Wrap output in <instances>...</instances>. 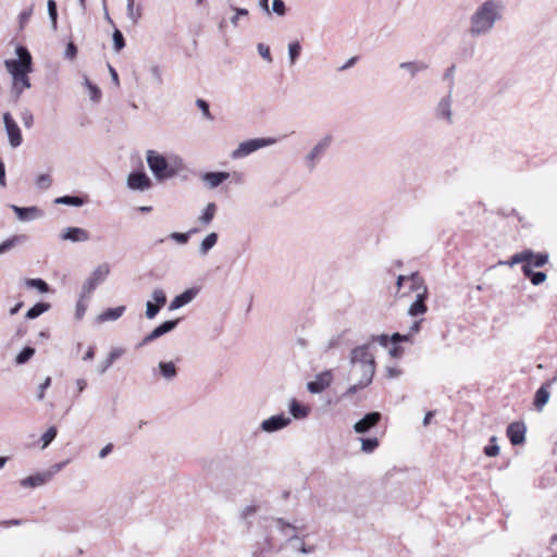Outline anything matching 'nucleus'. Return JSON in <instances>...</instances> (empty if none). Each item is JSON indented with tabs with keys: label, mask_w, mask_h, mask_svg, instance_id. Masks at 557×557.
<instances>
[{
	"label": "nucleus",
	"mask_w": 557,
	"mask_h": 557,
	"mask_svg": "<svg viewBox=\"0 0 557 557\" xmlns=\"http://www.w3.org/2000/svg\"><path fill=\"white\" fill-rule=\"evenodd\" d=\"M63 239H69L72 242H86L89 239L87 231L79 227H71L63 235Z\"/></svg>",
	"instance_id": "obj_24"
},
{
	"label": "nucleus",
	"mask_w": 557,
	"mask_h": 557,
	"mask_svg": "<svg viewBox=\"0 0 557 557\" xmlns=\"http://www.w3.org/2000/svg\"><path fill=\"white\" fill-rule=\"evenodd\" d=\"M230 176L226 172H209L206 173L203 180L210 185V187H216Z\"/></svg>",
	"instance_id": "obj_27"
},
{
	"label": "nucleus",
	"mask_w": 557,
	"mask_h": 557,
	"mask_svg": "<svg viewBox=\"0 0 557 557\" xmlns=\"http://www.w3.org/2000/svg\"><path fill=\"white\" fill-rule=\"evenodd\" d=\"M3 123L9 137L10 145L16 148L22 145V132L10 112L3 114Z\"/></svg>",
	"instance_id": "obj_9"
},
{
	"label": "nucleus",
	"mask_w": 557,
	"mask_h": 557,
	"mask_svg": "<svg viewBox=\"0 0 557 557\" xmlns=\"http://www.w3.org/2000/svg\"><path fill=\"white\" fill-rule=\"evenodd\" d=\"M273 11L278 15L285 14V3L283 0H273L272 3Z\"/></svg>",
	"instance_id": "obj_53"
},
{
	"label": "nucleus",
	"mask_w": 557,
	"mask_h": 557,
	"mask_svg": "<svg viewBox=\"0 0 557 557\" xmlns=\"http://www.w3.org/2000/svg\"><path fill=\"white\" fill-rule=\"evenodd\" d=\"M199 293V288L191 287L177 295L170 305V310H176L187 304H189Z\"/></svg>",
	"instance_id": "obj_18"
},
{
	"label": "nucleus",
	"mask_w": 557,
	"mask_h": 557,
	"mask_svg": "<svg viewBox=\"0 0 557 557\" xmlns=\"http://www.w3.org/2000/svg\"><path fill=\"white\" fill-rule=\"evenodd\" d=\"M356 381L355 384L349 386L347 391L344 393V397H348L354 395L357 391L367 387L368 385H361V379H354Z\"/></svg>",
	"instance_id": "obj_44"
},
{
	"label": "nucleus",
	"mask_w": 557,
	"mask_h": 557,
	"mask_svg": "<svg viewBox=\"0 0 557 557\" xmlns=\"http://www.w3.org/2000/svg\"><path fill=\"white\" fill-rule=\"evenodd\" d=\"M408 282L410 283L409 290L417 292V294H428L426 285L424 284L423 278L418 272H412L411 274H409Z\"/></svg>",
	"instance_id": "obj_22"
},
{
	"label": "nucleus",
	"mask_w": 557,
	"mask_h": 557,
	"mask_svg": "<svg viewBox=\"0 0 557 557\" xmlns=\"http://www.w3.org/2000/svg\"><path fill=\"white\" fill-rule=\"evenodd\" d=\"M484 454L487 457H496L499 454V446L497 445L496 436L491 437L490 445L484 447Z\"/></svg>",
	"instance_id": "obj_35"
},
{
	"label": "nucleus",
	"mask_w": 557,
	"mask_h": 557,
	"mask_svg": "<svg viewBox=\"0 0 557 557\" xmlns=\"http://www.w3.org/2000/svg\"><path fill=\"white\" fill-rule=\"evenodd\" d=\"M127 12H128L129 17L134 22H137L139 20V17L141 16V12H140L139 8L135 11V0H127Z\"/></svg>",
	"instance_id": "obj_39"
},
{
	"label": "nucleus",
	"mask_w": 557,
	"mask_h": 557,
	"mask_svg": "<svg viewBox=\"0 0 557 557\" xmlns=\"http://www.w3.org/2000/svg\"><path fill=\"white\" fill-rule=\"evenodd\" d=\"M28 74L29 73H24V76H12L14 87L20 89V91H22L23 89L29 88L30 84H29Z\"/></svg>",
	"instance_id": "obj_37"
},
{
	"label": "nucleus",
	"mask_w": 557,
	"mask_h": 557,
	"mask_svg": "<svg viewBox=\"0 0 557 557\" xmlns=\"http://www.w3.org/2000/svg\"><path fill=\"white\" fill-rule=\"evenodd\" d=\"M290 414L295 419H304L309 414V408L297 401L296 399H292L288 406Z\"/></svg>",
	"instance_id": "obj_26"
},
{
	"label": "nucleus",
	"mask_w": 557,
	"mask_h": 557,
	"mask_svg": "<svg viewBox=\"0 0 557 557\" xmlns=\"http://www.w3.org/2000/svg\"><path fill=\"white\" fill-rule=\"evenodd\" d=\"M548 385L543 384L535 393L534 397V406L537 410H542V408L548 403L549 400V392H548Z\"/></svg>",
	"instance_id": "obj_25"
},
{
	"label": "nucleus",
	"mask_w": 557,
	"mask_h": 557,
	"mask_svg": "<svg viewBox=\"0 0 557 557\" xmlns=\"http://www.w3.org/2000/svg\"><path fill=\"white\" fill-rule=\"evenodd\" d=\"M151 298L153 301L148 300L146 302L145 312L146 318L149 320L153 319L166 302V296L162 289H154L151 294Z\"/></svg>",
	"instance_id": "obj_10"
},
{
	"label": "nucleus",
	"mask_w": 557,
	"mask_h": 557,
	"mask_svg": "<svg viewBox=\"0 0 557 557\" xmlns=\"http://www.w3.org/2000/svg\"><path fill=\"white\" fill-rule=\"evenodd\" d=\"M36 184L41 189H47L51 186L52 180L48 174H41L37 177Z\"/></svg>",
	"instance_id": "obj_42"
},
{
	"label": "nucleus",
	"mask_w": 557,
	"mask_h": 557,
	"mask_svg": "<svg viewBox=\"0 0 557 557\" xmlns=\"http://www.w3.org/2000/svg\"><path fill=\"white\" fill-rule=\"evenodd\" d=\"M124 354H125V349L123 347H114L108 354L107 359H109L111 361V363H114Z\"/></svg>",
	"instance_id": "obj_43"
},
{
	"label": "nucleus",
	"mask_w": 557,
	"mask_h": 557,
	"mask_svg": "<svg viewBox=\"0 0 557 557\" xmlns=\"http://www.w3.org/2000/svg\"><path fill=\"white\" fill-rule=\"evenodd\" d=\"M57 203H63L69 206H82L84 203V200L81 197L77 196H63L55 200Z\"/></svg>",
	"instance_id": "obj_36"
},
{
	"label": "nucleus",
	"mask_w": 557,
	"mask_h": 557,
	"mask_svg": "<svg viewBox=\"0 0 557 557\" xmlns=\"http://www.w3.org/2000/svg\"><path fill=\"white\" fill-rule=\"evenodd\" d=\"M527 428L523 422H512L507 426V436L515 446L521 445L525 441Z\"/></svg>",
	"instance_id": "obj_15"
},
{
	"label": "nucleus",
	"mask_w": 557,
	"mask_h": 557,
	"mask_svg": "<svg viewBox=\"0 0 557 557\" xmlns=\"http://www.w3.org/2000/svg\"><path fill=\"white\" fill-rule=\"evenodd\" d=\"M89 299V297H82V293L79 294V299L76 304V308H75V318L77 320H81L84 315H85V312L87 310V300Z\"/></svg>",
	"instance_id": "obj_32"
},
{
	"label": "nucleus",
	"mask_w": 557,
	"mask_h": 557,
	"mask_svg": "<svg viewBox=\"0 0 557 557\" xmlns=\"http://www.w3.org/2000/svg\"><path fill=\"white\" fill-rule=\"evenodd\" d=\"M94 357H95V348L92 346H90L88 348V350L86 351V354L84 355L83 360L89 361V360H92Z\"/></svg>",
	"instance_id": "obj_64"
},
{
	"label": "nucleus",
	"mask_w": 557,
	"mask_h": 557,
	"mask_svg": "<svg viewBox=\"0 0 557 557\" xmlns=\"http://www.w3.org/2000/svg\"><path fill=\"white\" fill-rule=\"evenodd\" d=\"M259 510H260V506H258L256 504L246 505L238 510V513H237L238 521L244 525V528L247 532H249L250 529L252 528L253 519Z\"/></svg>",
	"instance_id": "obj_13"
},
{
	"label": "nucleus",
	"mask_w": 557,
	"mask_h": 557,
	"mask_svg": "<svg viewBox=\"0 0 557 557\" xmlns=\"http://www.w3.org/2000/svg\"><path fill=\"white\" fill-rule=\"evenodd\" d=\"M196 103L200 108V110L203 112L205 116L208 119H211L209 104L202 99H198Z\"/></svg>",
	"instance_id": "obj_55"
},
{
	"label": "nucleus",
	"mask_w": 557,
	"mask_h": 557,
	"mask_svg": "<svg viewBox=\"0 0 557 557\" xmlns=\"http://www.w3.org/2000/svg\"><path fill=\"white\" fill-rule=\"evenodd\" d=\"M300 45L298 42H292L289 45V57H290V61L292 63L295 62V60L298 58V55L300 54Z\"/></svg>",
	"instance_id": "obj_50"
},
{
	"label": "nucleus",
	"mask_w": 557,
	"mask_h": 557,
	"mask_svg": "<svg viewBox=\"0 0 557 557\" xmlns=\"http://www.w3.org/2000/svg\"><path fill=\"white\" fill-rule=\"evenodd\" d=\"M49 482V474L45 472H39L34 475H29L25 479H22L20 484L25 488H35L41 485H45Z\"/></svg>",
	"instance_id": "obj_19"
},
{
	"label": "nucleus",
	"mask_w": 557,
	"mask_h": 557,
	"mask_svg": "<svg viewBox=\"0 0 557 557\" xmlns=\"http://www.w3.org/2000/svg\"><path fill=\"white\" fill-rule=\"evenodd\" d=\"M274 143H275V139H273V138L250 139V140L242 143L238 146V148L233 151L232 157L235 159L243 158L262 147L272 145Z\"/></svg>",
	"instance_id": "obj_7"
},
{
	"label": "nucleus",
	"mask_w": 557,
	"mask_h": 557,
	"mask_svg": "<svg viewBox=\"0 0 557 557\" xmlns=\"http://www.w3.org/2000/svg\"><path fill=\"white\" fill-rule=\"evenodd\" d=\"M426 295L424 293H418L416 300L410 305L408 309V314L411 317H417L420 314H424L428 310L425 305Z\"/></svg>",
	"instance_id": "obj_20"
},
{
	"label": "nucleus",
	"mask_w": 557,
	"mask_h": 557,
	"mask_svg": "<svg viewBox=\"0 0 557 557\" xmlns=\"http://www.w3.org/2000/svg\"><path fill=\"white\" fill-rule=\"evenodd\" d=\"M22 524V520L20 519H10V520H4L1 522V525L3 527H12V525H20Z\"/></svg>",
	"instance_id": "obj_62"
},
{
	"label": "nucleus",
	"mask_w": 557,
	"mask_h": 557,
	"mask_svg": "<svg viewBox=\"0 0 557 557\" xmlns=\"http://www.w3.org/2000/svg\"><path fill=\"white\" fill-rule=\"evenodd\" d=\"M377 342L381 346L386 347L388 343L391 342V337L386 334L381 335H372L371 336V344Z\"/></svg>",
	"instance_id": "obj_48"
},
{
	"label": "nucleus",
	"mask_w": 557,
	"mask_h": 557,
	"mask_svg": "<svg viewBox=\"0 0 557 557\" xmlns=\"http://www.w3.org/2000/svg\"><path fill=\"white\" fill-rule=\"evenodd\" d=\"M194 232H196V230H190V231H188L186 233H173L171 235V238L175 239V240H177L180 243H186L189 239L190 234L194 233Z\"/></svg>",
	"instance_id": "obj_51"
},
{
	"label": "nucleus",
	"mask_w": 557,
	"mask_h": 557,
	"mask_svg": "<svg viewBox=\"0 0 557 557\" xmlns=\"http://www.w3.org/2000/svg\"><path fill=\"white\" fill-rule=\"evenodd\" d=\"M50 384H51V377L47 376L45 379V381L38 386V392H37V399L38 400H42L44 399L45 392L50 386Z\"/></svg>",
	"instance_id": "obj_45"
},
{
	"label": "nucleus",
	"mask_w": 557,
	"mask_h": 557,
	"mask_svg": "<svg viewBox=\"0 0 557 557\" xmlns=\"http://www.w3.org/2000/svg\"><path fill=\"white\" fill-rule=\"evenodd\" d=\"M332 380V372L330 370L324 371L317 374L314 380L307 383V389L312 394H319L331 385Z\"/></svg>",
	"instance_id": "obj_12"
},
{
	"label": "nucleus",
	"mask_w": 557,
	"mask_h": 557,
	"mask_svg": "<svg viewBox=\"0 0 557 557\" xmlns=\"http://www.w3.org/2000/svg\"><path fill=\"white\" fill-rule=\"evenodd\" d=\"M347 331H343L338 334L333 335L326 343L324 350L330 351L332 349L338 348L343 345L344 337L346 335Z\"/></svg>",
	"instance_id": "obj_30"
},
{
	"label": "nucleus",
	"mask_w": 557,
	"mask_h": 557,
	"mask_svg": "<svg viewBox=\"0 0 557 557\" xmlns=\"http://www.w3.org/2000/svg\"><path fill=\"white\" fill-rule=\"evenodd\" d=\"M218 240V235L215 233L209 234L201 244H215Z\"/></svg>",
	"instance_id": "obj_63"
},
{
	"label": "nucleus",
	"mask_w": 557,
	"mask_h": 557,
	"mask_svg": "<svg viewBox=\"0 0 557 557\" xmlns=\"http://www.w3.org/2000/svg\"><path fill=\"white\" fill-rule=\"evenodd\" d=\"M549 255L547 252H534L525 249L513 255L508 261L499 262V264H508L510 267L521 264V270L525 277L535 286L544 283L547 278L542 271H533V268H542L548 262Z\"/></svg>",
	"instance_id": "obj_1"
},
{
	"label": "nucleus",
	"mask_w": 557,
	"mask_h": 557,
	"mask_svg": "<svg viewBox=\"0 0 557 557\" xmlns=\"http://www.w3.org/2000/svg\"><path fill=\"white\" fill-rule=\"evenodd\" d=\"M113 449V445L111 443L107 444L101 450L99 451V458L104 459Z\"/></svg>",
	"instance_id": "obj_59"
},
{
	"label": "nucleus",
	"mask_w": 557,
	"mask_h": 557,
	"mask_svg": "<svg viewBox=\"0 0 557 557\" xmlns=\"http://www.w3.org/2000/svg\"><path fill=\"white\" fill-rule=\"evenodd\" d=\"M35 355V349L30 346L24 347L15 357L16 364L26 363Z\"/></svg>",
	"instance_id": "obj_31"
},
{
	"label": "nucleus",
	"mask_w": 557,
	"mask_h": 557,
	"mask_svg": "<svg viewBox=\"0 0 557 557\" xmlns=\"http://www.w3.org/2000/svg\"><path fill=\"white\" fill-rule=\"evenodd\" d=\"M158 369L161 376L166 381H172L177 375V369L173 361H160Z\"/></svg>",
	"instance_id": "obj_21"
},
{
	"label": "nucleus",
	"mask_w": 557,
	"mask_h": 557,
	"mask_svg": "<svg viewBox=\"0 0 557 557\" xmlns=\"http://www.w3.org/2000/svg\"><path fill=\"white\" fill-rule=\"evenodd\" d=\"M66 463L67 461L54 463L53 466H51L49 470L45 471L46 474H49V481L52 479L54 474L60 472L65 467Z\"/></svg>",
	"instance_id": "obj_47"
},
{
	"label": "nucleus",
	"mask_w": 557,
	"mask_h": 557,
	"mask_svg": "<svg viewBox=\"0 0 557 557\" xmlns=\"http://www.w3.org/2000/svg\"><path fill=\"white\" fill-rule=\"evenodd\" d=\"M379 446L376 437L361 438V450L364 453H372Z\"/></svg>",
	"instance_id": "obj_33"
},
{
	"label": "nucleus",
	"mask_w": 557,
	"mask_h": 557,
	"mask_svg": "<svg viewBox=\"0 0 557 557\" xmlns=\"http://www.w3.org/2000/svg\"><path fill=\"white\" fill-rule=\"evenodd\" d=\"M273 521L276 523L277 530L281 532L283 536L286 537L288 543L298 542L299 537L297 535L298 528L294 524L285 521L283 518H273Z\"/></svg>",
	"instance_id": "obj_16"
},
{
	"label": "nucleus",
	"mask_w": 557,
	"mask_h": 557,
	"mask_svg": "<svg viewBox=\"0 0 557 557\" xmlns=\"http://www.w3.org/2000/svg\"><path fill=\"white\" fill-rule=\"evenodd\" d=\"M49 309H50V304L37 302L27 310L25 318L28 320H34V319L38 318L39 315H41L42 313L47 312Z\"/></svg>",
	"instance_id": "obj_28"
},
{
	"label": "nucleus",
	"mask_w": 557,
	"mask_h": 557,
	"mask_svg": "<svg viewBox=\"0 0 557 557\" xmlns=\"http://www.w3.org/2000/svg\"><path fill=\"white\" fill-rule=\"evenodd\" d=\"M24 284L27 288H35L41 294L50 292V286L42 278H25Z\"/></svg>",
	"instance_id": "obj_29"
},
{
	"label": "nucleus",
	"mask_w": 557,
	"mask_h": 557,
	"mask_svg": "<svg viewBox=\"0 0 557 557\" xmlns=\"http://www.w3.org/2000/svg\"><path fill=\"white\" fill-rule=\"evenodd\" d=\"M15 211L17 212V214L21 219H27L28 213L37 212V209L36 208H17V207H15Z\"/></svg>",
	"instance_id": "obj_54"
},
{
	"label": "nucleus",
	"mask_w": 557,
	"mask_h": 557,
	"mask_svg": "<svg viewBox=\"0 0 557 557\" xmlns=\"http://www.w3.org/2000/svg\"><path fill=\"white\" fill-rule=\"evenodd\" d=\"M497 16V4L492 0L484 2L471 18L470 32L473 35L487 32L492 28Z\"/></svg>",
	"instance_id": "obj_3"
},
{
	"label": "nucleus",
	"mask_w": 557,
	"mask_h": 557,
	"mask_svg": "<svg viewBox=\"0 0 557 557\" xmlns=\"http://www.w3.org/2000/svg\"><path fill=\"white\" fill-rule=\"evenodd\" d=\"M180 320H168L162 322L160 325L154 327L149 334H147L137 345L138 348L148 345L149 343L158 339L159 337L172 332L178 324Z\"/></svg>",
	"instance_id": "obj_8"
},
{
	"label": "nucleus",
	"mask_w": 557,
	"mask_h": 557,
	"mask_svg": "<svg viewBox=\"0 0 557 557\" xmlns=\"http://www.w3.org/2000/svg\"><path fill=\"white\" fill-rule=\"evenodd\" d=\"M110 268L107 263L98 265L91 275L84 282L82 286V297H90L94 290L107 278Z\"/></svg>",
	"instance_id": "obj_6"
},
{
	"label": "nucleus",
	"mask_w": 557,
	"mask_h": 557,
	"mask_svg": "<svg viewBox=\"0 0 557 557\" xmlns=\"http://www.w3.org/2000/svg\"><path fill=\"white\" fill-rule=\"evenodd\" d=\"M21 119H22V122H23L25 127L29 128V127L33 126V124H34V115H33V113L29 110H25L22 113Z\"/></svg>",
	"instance_id": "obj_49"
},
{
	"label": "nucleus",
	"mask_w": 557,
	"mask_h": 557,
	"mask_svg": "<svg viewBox=\"0 0 557 557\" xmlns=\"http://www.w3.org/2000/svg\"><path fill=\"white\" fill-rule=\"evenodd\" d=\"M409 337H410V334H399V333H394L392 336H391V342H393L394 344H397V343H400V342H407L409 341Z\"/></svg>",
	"instance_id": "obj_56"
},
{
	"label": "nucleus",
	"mask_w": 557,
	"mask_h": 557,
	"mask_svg": "<svg viewBox=\"0 0 557 557\" xmlns=\"http://www.w3.org/2000/svg\"><path fill=\"white\" fill-rule=\"evenodd\" d=\"M147 162L154 176L160 181L170 178L175 174L166 159L153 150L147 152Z\"/></svg>",
	"instance_id": "obj_5"
},
{
	"label": "nucleus",
	"mask_w": 557,
	"mask_h": 557,
	"mask_svg": "<svg viewBox=\"0 0 557 557\" xmlns=\"http://www.w3.org/2000/svg\"><path fill=\"white\" fill-rule=\"evenodd\" d=\"M299 542H300V545L299 547L297 548L301 554H311L314 552L315 547L313 545L311 546H306L305 543L302 542V540L299 539Z\"/></svg>",
	"instance_id": "obj_57"
},
{
	"label": "nucleus",
	"mask_w": 557,
	"mask_h": 557,
	"mask_svg": "<svg viewBox=\"0 0 557 557\" xmlns=\"http://www.w3.org/2000/svg\"><path fill=\"white\" fill-rule=\"evenodd\" d=\"M33 14V7L22 11L20 13L18 20H20V28L23 29L27 23L29 22Z\"/></svg>",
	"instance_id": "obj_41"
},
{
	"label": "nucleus",
	"mask_w": 557,
	"mask_h": 557,
	"mask_svg": "<svg viewBox=\"0 0 557 557\" xmlns=\"http://www.w3.org/2000/svg\"><path fill=\"white\" fill-rule=\"evenodd\" d=\"M127 185L131 189L145 190L151 187V181L144 172H133L128 175Z\"/></svg>",
	"instance_id": "obj_17"
},
{
	"label": "nucleus",
	"mask_w": 557,
	"mask_h": 557,
	"mask_svg": "<svg viewBox=\"0 0 557 557\" xmlns=\"http://www.w3.org/2000/svg\"><path fill=\"white\" fill-rule=\"evenodd\" d=\"M48 11H49V15H50L51 21H52V25L55 28L57 27V16H58V13H57V4H55L54 0H49L48 1Z\"/></svg>",
	"instance_id": "obj_46"
},
{
	"label": "nucleus",
	"mask_w": 557,
	"mask_h": 557,
	"mask_svg": "<svg viewBox=\"0 0 557 557\" xmlns=\"http://www.w3.org/2000/svg\"><path fill=\"white\" fill-rule=\"evenodd\" d=\"M259 51H260V54L267 59L268 61H271V55H270V49L269 47H265L263 45H259Z\"/></svg>",
	"instance_id": "obj_61"
},
{
	"label": "nucleus",
	"mask_w": 557,
	"mask_h": 557,
	"mask_svg": "<svg viewBox=\"0 0 557 557\" xmlns=\"http://www.w3.org/2000/svg\"><path fill=\"white\" fill-rule=\"evenodd\" d=\"M76 387H77V395L78 396L87 386V382L85 379H77L76 382Z\"/></svg>",
	"instance_id": "obj_60"
},
{
	"label": "nucleus",
	"mask_w": 557,
	"mask_h": 557,
	"mask_svg": "<svg viewBox=\"0 0 557 557\" xmlns=\"http://www.w3.org/2000/svg\"><path fill=\"white\" fill-rule=\"evenodd\" d=\"M17 60H5L4 65L12 76H24L32 71V55L25 47H17Z\"/></svg>",
	"instance_id": "obj_4"
},
{
	"label": "nucleus",
	"mask_w": 557,
	"mask_h": 557,
	"mask_svg": "<svg viewBox=\"0 0 557 557\" xmlns=\"http://www.w3.org/2000/svg\"><path fill=\"white\" fill-rule=\"evenodd\" d=\"M125 312V306L109 308L98 315L99 322L115 321Z\"/></svg>",
	"instance_id": "obj_23"
},
{
	"label": "nucleus",
	"mask_w": 557,
	"mask_h": 557,
	"mask_svg": "<svg viewBox=\"0 0 557 557\" xmlns=\"http://www.w3.org/2000/svg\"><path fill=\"white\" fill-rule=\"evenodd\" d=\"M113 42L115 51H121L125 47L123 34L119 29L113 33Z\"/></svg>",
	"instance_id": "obj_40"
},
{
	"label": "nucleus",
	"mask_w": 557,
	"mask_h": 557,
	"mask_svg": "<svg viewBox=\"0 0 557 557\" xmlns=\"http://www.w3.org/2000/svg\"><path fill=\"white\" fill-rule=\"evenodd\" d=\"M113 363H111V361L109 359H104L102 360L101 362H99V364L97 366V373L99 375H103L109 369L110 367L112 366Z\"/></svg>",
	"instance_id": "obj_52"
},
{
	"label": "nucleus",
	"mask_w": 557,
	"mask_h": 557,
	"mask_svg": "<svg viewBox=\"0 0 557 557\" xmlns=\"http://www.w3.org/2000/svg\"><path fill=\"white\" fill-rule=\"evenodd\" d=\"M58 431L55 426H50L41 436L42 442L41 448H46L57 436Z\"/></svg>",
	"instance_id": "obj_34"
},
{
	"label": "nucleus",
	"mask_w": 557,
	"mask_h": 557,
	"mask_svg": "<svg viewBox=\"0 0 557 557\" xmlns=\"http://www.w3.org/2000/svg\"><path fill=\"white\" fill-rule=\"evenodd\" d=\"M370 348L371 343H367L349 354V379H361V385H369L375 373V359Z\"/></svg>",
	"instance_id": "obj_2"
},
{
	"label": "nucleus",
	"mask_w": 557,
	"mask_h": 557,
	"mask_svg": "<svg viewBox=\"0 0 557 557\" xmlns=\"http://www.w3.org/2000/svg\"><path fill=\"white\" fill-rule=\"evenodd\" d=\"M77 53V48L73 42H70L66 47L65 54L70 59H74Z\"/></svg>",
	"instance_id": "obj_58"
},
{
	"label": "nucleus",
	"mask_w": 557,
	"mask_h": 557,
	"mask_svg": "<svg viewBox=\"0 0 557 557\" xmlns=\"http://www.w3.org/2000/svg\"><path fill=\"white\" fill-rule=\"evenodd\" d=\"M215 211H216V207L214 203H209L203 212V214L200 216V220L205 223V224H208L211 222V220L213 219L214 214H215Z\"/></svg>",
	"instance_id": "obj_38"
},
{
	"label": "nucleus",
	"mask_w": 557,
	"mask_h": 557,
	"mask_svg": "<svg viewBox=\"0 0 557 557\" xmlns=\"http://www.w3.org/2000/svg\"><path fill=\"white\" fill-rule=\"evenodd\" d=\"M381 413L377 411L364 414L359 421L354 424V431L359 434L367 433L370 429L375 426L381 420Z\"/></svg>",
	"instance_id": "obj_14"
},
{
	"label": "nucleus",
	"mask_w": 557,
	"mask_h": 557,
	"mask_svg": "<svg viewBox=\"0 0 557 557\" xmlns=\"http://www.w3.org/2000/svg\"><path fill=\"white\" fill-rule=\"evenodd\" d=\"M292 419L284 413L272 416L261 422V430L267 433L280 431L289 425Z\"/></svg>",
	"instance_id": "obj_11"
}]
</instances>
